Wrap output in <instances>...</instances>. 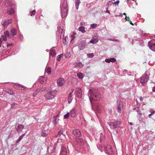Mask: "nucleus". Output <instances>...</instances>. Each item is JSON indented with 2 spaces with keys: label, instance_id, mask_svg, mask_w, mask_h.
<instances>
[{
  "label": "nucleus",
  "instance_id": "nucleus-1",
  "mask_svg": "<svg viewBox=\"0 0 155 155\" xmlns=\"http://www.w3.org/2000/svg\"><path fill=\"white\" fill-rule=\"evenodd\" d=\"M88 95L91 104H92L91 99L99 101L101 98L100 92L97 89L90 90L88 92Z\"/></svg>",
  "mask_w": 155,
  "mask_h": 155
},
{
  "label": "nucleus",
  "instance_id": "nucleus-2",
  "mask_svg": "<svg viewBox=\"0 0 155 155\" xmlns=\"http://www.w3.org/2000/svg\"><path fill=\"white\" fill-rule=\"evenodd\" d=\"M67 0H64L60 5L61 15L62 18H64L67 15L68 7Z\"/></svg>",
  "mask_w": 155,
  "mask_h": 155
},
{
  "label": "nucleus",
  "instance_id": "nucleus-3",
  "mask_svg": "<svg viewBox=\"0 0 155 155\" xmlns=\"http://www.w3.org/2000/svg\"><path fill=\"white\" fill-rule=\"evenodd\" d=\"M107 123L110 126L111 129L112 130H116L119 128L121 124V121L118 120L107 122Z\"/></svg>",
  "mask_w": 155,
  "mask_h": 155
},
{
  "label": "nucleus",
  "instance_id": "nucleus-4",
  "mask_svg": "<svg viewBox=\"0 0 155 155\" xmlns=\"http://www.w3.org/2000/svg\"><path fill=\"white\" fill-rule=\"evenodd\" d=\"M64 26L63 24L59 23L58 24L57 26V31L56 34L58 36H60L61 38L63 37L64 35Z\"/></svg>",
  "mask_w": 155,
  "mask_h": 155
},
{
  "label": "nucleus",
  "instance_id": "nucleus-5",
  "mask_svg": "<svg viewBox=\"0 0 155 155\" xmlns=\"http://www.w3.org/2000/svg\"><path fill=\"white\" fill-rule=\"evenodd\" d=\"M103 150L106 153H107L109 155H113L114 154L112 148L110 145H107L105 146L104 147L102 148V150H100L102 152Z\"/></svg>",
  "mask_w": 155,
  "mask_h": 155
},
{
  "label": "nucleus",
  "instance_id": "nucleus-6",
  "mask_svg": "<svg viewBox=\"0 0 155 155\" xmlns=\"http://www.w3.org/2000/svg\"><path fill=\"white\" fill-rule=\"evenodd\" d=\"M123 107V104L122 102H121L120 100H118L117 101V104L116 108L117 111L119 113H120L121 111V110Z\"/></svg>",
  "mask_w": 155,
  "mask_h": 155
},
{
  "label": "nucleus",
  "instance_id": "nucleus-7",
  "mask_svg": "<svg viewBox=\"0 0 155 155\" xmlns=\"http://www.w3.org/2000/svg\"><path fill=\"white\" fill-rule=\"evenodd\" d=\"M149 78L147 74H146L144 76L140 78V82L142 85L145 86V83L148 80Z\"/></svg>",
  "mask_w": 155,
  "mask_h": 155
},
{
  "label": "nucleus",
  "instance_id": "nucleus-8",
  "mask_svg": "<svg viewBox=\"0 0 155 155\" xmlns=\"http://www.w3.org/2000/svg\"><path fill=\"white\" fill-rule=\"evenodd\" d=\"M148 45L150 50L155 52V41H149Z\"/></svg>",
  "mask_w": 155,
  "mask_h": 155
},
{
  "label": "nucleus",
  "instance_id": "nucleus-9",
  "mask_svg": "<svg viewBox=\"0 0 155 155\" xmlns=\"http://www.w3.org/2000/svg\"><path fill=\"white\" fill-rule=\"evenodd\" d=\"M12 23V19L8 20L7 21H5L3 22H2V25L4 28L6 29L8 26L10 24Z\"/></svg>",
  "mask_w": 155,
  "mask_h": 155
},
{
  "label": "nucleus",
  "instance_id": "nucleus-10",
  "mask_svg": "<svg viewBox=\"0 0 155 155\" xmlns=\"http://www.w3.org/2000/svg\"><path fill=\"white\" fill-rule=\"evenodd\" d=\"M14 0H5V4L6 7L12 6L14 5Z\"/></svg>",
  "mask_w": 155,
  "mask_h": 155
},
{
  "label": "nucleus",
  "instance_id": "nucleus-11",
  "mask_svg": "<svg viewBox=\"0 0 155 155\" xmlns=\"http://www.w3.org/2000/svg\"><path fill=\"white\" fill-rule=\"evenodd\" d=\"M55 97V95L52 94L50 91L47 93L45 94L46 98L48 100H51L54 98Z\"/></svg>",
  "mask_w": 155,
  "mask_h": 155
},
{
  "label": "nucleus",
  "instance_id": "nucleus-12",
  "mask_svg": "<svg viewBox=\"0 0 155 155\" xmlns=\"http://www.w3.org/2000/svg\"><path fill=\"white\" fill-rule=\"evenodd\" d=\"M86 43L84 40H82L79 44L78 47L80 50H82L84 49Z\"/></svg>",
  "mask_w": 155,
  "mask_h": 155
},
{
  "label": "nucleus",
  "instance_id": "nucleus-13",
  "mask_svg": "<svg viewBox=\"0 0 155 155\" xmlns=\"http://www.w3.org/2000/svg\"><path fill=\"white\" fill-rule=\"evenodd\" d=\"M65 81L62 78H59L57 81V84L60 86H62L65 83Z\"/></svg>",
  "mask_w": 155,
  "mask_h": 155
},
{
  "label": "nucleus",
  "instance_id": "nucleus-14",
  "mask_svg": "<svg viewBox=\"0 0 155 155\" xmlns=\"http://www.w3.org/2000/svg\"><path fill=\"white\" fill-rule=\"evenodd\" d=\"M73 133L75 136L77 137H80L81 135V131L78 129L74 130Z\"/></svg>",
  "mask_w": 155,
  "mask_h": 155
},
{
  "label": "nucleus",
  "instance_id": "nucleus-15",
  "mask_svg": "<svg viewBox=\"0 0 155 155\" xmlns=\"http://www.w3.org/2000/svg\"><path fill=\"white\" fill-rule=\"evenodd\" d=\"M73 91H72L68 95V102L69 104H70L71 102L73 99Z\"/></svg>",
  "mask_w": 155,
  "mask_h": 155
},
{
  "label": "nucleus",
  "instance_id": "nucleus-16",
  "mask_svg": "<svg viewBox=\"0 0 155 155\" xmlns=\"http://www.w3.org/2000/svg\"><path fill=\"white\" fill-rule=\"evenodd\" d=\"M137 41V42H136V43H138L142 47H143L144 46V45L143 44V41L141 39H138L137 40H133V42H136V41Z\"/></svg>",
  "mask_w": 155,
  "mask_h": 155
},
{
  "label": "nucleus",
  "instance_id": "nucleus-17",
  "mask_svg": "<svg viewBox=\"0 0 155 155\" xmlns=\"http://www.w3.org/2000/svg\"><path fill=\"white\" fill-rule=\"evenodd\" d=\"M15 12V10L14 8H9L7 10V13L9 15H12Z\"/></svg>",
  "mask_w": 155,
  "mask_h": 155
},
{
  "label": "nucleus",
  "instance_id": "nucleus-18",
  "mask_svg": "<svg viewBox=\"0 0 155 155\" xmlns=\"http://www.w3.org/2000/svg\"><path fill=\"white\" fill-rule=\"evenodd\" d=\"M76 141L82 145H83L85 142V140L81 138L77 139Z\"/></svg>",
  "mask_w": 155,
  "mask_h": 155
},
{
  "label": "nucleus",
  "instance_id": "nucleus-19",
  "mask_svg": "<svg viewBox=\"0 0 155 155\" xmlns=\"http://www.w3.org/2000/svg\"><path fill=\"white\" fill-rule=\"evenodd\" d=\"M39 80L40 82L42 84L44 83L45 81L47 80V78L45 77H43L42 76L40 77L39 78Z\"/></svg>",
  "mask_w": 155,
  "mask_h": 155
},
{
  "label": "nucleus",
  "instance_id": "nucleus-20",
  "mask_svg": "<svg viewBox=\"0 0 155 155\" xmlns=\"http://www.w3.org/2000/svg\"><path fill=\"white\" fill-rule=\"evenodd\" d=\"M62 155H65L67 153V151L66 148L64 147H62L61 151Z\"/></svg>",
  "mask_w": 155,
  "mask_h": 155
},
{
  "label": "nucleus",
  "instance_id": "nucleus-21",
  "mask_svg": "<svg viewBox=\"0 0 155 155\" xmlns=\"http://www.w3.org/2000/svg\"><path fill=\"white\" fill-rule=\"evenodd\" d=\"M10 33L12 36L15 35L17 33L16 30L14 28H12L10 30Z\"/></svg>",
  "mask_w": 155,
  "mask_h": 155
},
{
  "label": "nucleus",
  "instance_id": "nucleus-22",
  "mask_svg": "<svg viewBox=\"0 0 155 155\" xmlns=\"http://www.w3.org/2000/svg\"><path fill=\"white\" fill-rule=\"evenodd\" d=\"M24 126L22 125L19 124L17 126V131L18 133H19L20 132L21 130L22 129Z\"/></svg>",
  "mask_w": 155,
  "mask_h": 155
},
{
  "label": "nucleus",
  "instance_id": "nucleus-23",
  "mask_svg": "<svg viewBox=\"0 0 155 155\" xmlns=\"http://www.w3.org/2000/svg\"><path fill=\"white\" fill-rule=\"evenodd\" d=\"M71 116L72 117H74L76 115L75 110L74 108L73 109L70 111Z\"/></svg>",
  "mask_w": 155,
  "mask_h": 155
},
{
  "label": "nucleus",
  "instance_id": "nucleus-24",
  "mask_svg": "<svg viewBox=\"0 0 155 155\" xmlns=\"http://www.w3.org/2000/svg\"><path fill=\"white\" fill-rule=\"evenodd\" d=\"M75 8L77 10L78 8L79 5L81 3V1L80 0H75Z\"/></svg>",
  "mask_w": 155,
  "mask_h": 155
},
{
  "label": "nucleus",
  "instance_id": "nucleus-25",
  "mask_svg": "<svg viewBox=\"0 0 155 155\" xmlns=\"http://www.w3.org/2000/svg\"><path fill=\"white\" fill-rule=\"evenodd\" d=\"M47 134V132L45 130H42L41 131V136L45 137H46Z\"/></svg>",
  "mask_w": 155,
  "mask_h": 155
},
{
  "label": "nucleus",
  "instance_id": "nucleus-26",
  "mask_svg": "<svg viewBox=\"0 0 155 155\" xmlns=\"http://www.w3.org/2000/svg\"><path fill=\"white\" fill-rule=\"evenodd\" d=\"M98 41V40L97 38H94L91 40L90 41V43L94 44L97 43Z\"/></svg>",
  "mask_w": 155,
  "mask_h": 155
},
{
  "label": "nucleus",
  "instance_id": "nucleus-27",
  "mask_svg": "<svg viewBox=\"0 0 155 155\" xmlns=\"http://www.w3.org/2000/svg\"><path fill=\"white\" fill-rule=\"evenodd\" d=\"M50 55L52 57L54 56L56 54V52L54 50L52 49L50 51V52L49 53Z\"/></svg>",
  "mask_w": 155,
  "mask_h": 155
},
{
  "label": "nucleus",
  "instance_id": "nucleus-28",
  "mask_svg": "<svg viewBox=\"0 0 155 155\" xmlns=\"http://www.w3.org/2000/svg\"><path fill=\"white\" fill-rule=\"evenodd\" d=\"M76 35V33L75 32H73L72 34H71L70 35L71 38V42L72 43V41L75 38V35Z\"/></svg>",
  "mask_w": 155,
  "mask_h": 155
},
{
  "label": "nucleus",
  "instance_id": "nucleus-29",
  "mask_svg": "<svg viewBox=\"0 0 155 155\" xmlns=\"http://www.w3.org/2000/svg\"><path fill=\"white\" fill-rule=\"evenodd\" d=\"M25 135V134H23L21 136H20L18 139L16 141V143H18L19 141H20L22 139L23 137Z\"/></svg>",
  "mask_w": 155,
  "mask_h": 155
},
{
  "label": "nucleus",
  "instance_id": "nucleus-30",
  "mask_svg": "<svg viewBox=\"0 0 155 155\" xmlns=\"http://www.w3.org/2000/svg\"><path fill=\"white\" fill-rule=\"evenodd\" d=\"M77 76L78 78L81 79H82L84 77L83 74L81 73H78L77 74Z\"/></svg>",
  "mask_w": 155,
  "mask_h": 155
},
{
  "label": "nucleus",
  "instance_id": "nucleus-31",
  "mask_svg": "<svg viewBox=\"0 0 155 155\" xmlns=\"http://www.w3.org/2000/svg\"><path fill=\"white\" fill-rule=\"evenodd\" d=\"M63 129H61L59 131L58 133V134L56 136H55L57 137L58 136H60L61 134H63Z\"/></svg>",
  "mask_w": 155,
  "mask_h": 155
},
{
  "label": "nucleus",
  "instance_id": "nucleus-32",
  "mask_svg": "<svg viewBox=\"0 0 155 155\" xmlns=\"http://www.w3.org/2000/svg\"><path fill=\"white\" fill-rule=\"evenodd\" d=\"M78 29L79 31H81L82 33H84L85 32L84 28L83 27L81 26Z\"/></svg>",
  "mask_w": 155,
  "mask_h": 155
},
{
  "label": "nucleus",
  "instance_id": "nucleus-33",
  "mask_svg": "<svg viewBox=\"0 0 155 155\" xmlns=\"http://www.w3.org/2000/svg\"><path fill=\"white\" fill-rule=\"evenodd\" d=\"M62 54H61L58 56L57 57V60L58 61H60L61 60V58L62 57Z\"/></svg>",
  "mask_w": 155,
  "mask_h": 155
},
{
  "label": "nucleus",
  "instance_id": "nucleus-34",
  "mask_svg": "<svg viewBox=\"0 0 155 155\" xmlns=\"http://www.w3.org/2000/svg\"><path fill=\"white\" fill-rule=\"evenodd\" d=\"M40 91V90H39V89H37L35 92L33 93V95L34 97H35L36 96L37 94L39 92V91Z\"/></svg>",
  "mask_w": 155,
  "mask_h": 155
},
{
  "label": "nucleus",
  "instance_id": "nucleus-35",
  "mask_svg": "<svg viewBox=\"0 0 155 155\" xmlns=\"http://www.w3.org/2000/svg\"><path fill=\"white\" fill-rule=\"evenodd\" d=\"M76 64L77 66L79 68H81L84 66L83 64L81 62H78Z\"/></svg>",
  "mask_w": 155,
  "mask_h": 155
},
{
  "label": "nucleus",
  "instance_id": "nucleus-36",
  "mask_svg": "<svg viewBox=\"0 0 155 155\" xmlns=\"http://www.w3.org/2000/svg\"><path fill=\"white\" fill-rule=\"evenodd\" d=\"M18 88H17V87L18 86V85H15V88L18 89L19 90H23V89H22V88H24V87H25V86H22V87H21V86L20 85H18Z\"/></svg>",
  "mask_w": 155,
  "mask_h": 155
},
{
  "label": "nucleus",
  "instance_id": "nucleus-37",
  "mask_svg": "<svg viewBox=\"0 0 155 155\" xmlns=\"http://www.w3.org/2000/svg\"><path fill=\"white\" fill-rule=\"evenodd\" d=\"M46 72L48 74H50L51 73V69L50 67H48L46 70Z\"/></svg>",
  "mask_w": 155,
  "mask_h": 155
},
{
  "label": "nucleus",
  "instance_id": "nucleus-38",
  "mask_svg": "<svg viewBox=\"0 0 155 155\" xmlns=\"http://www.w3.org/2000/svg\"><path fill=\"white\" fill-rule=\"evenodd\" d=\"M52 123L54 124V125H55L56 124V117H53V120L52 121Z\"/></svg>",
  "mask_w": 155,
  "mask_h": 155
},
{
  "label": "nucleus",
  "instance_id": "nucleus-39",
  "mask_svg": "<svg viewBox=\"0 0 155 155\" xmlns=\"http://www.w3.org/2000/svg\"><path fill=\"white\" fill-rule=\"evenodd\" d=\"M70 113L69 112L67 113L64 116V118L65 119H67L69 117Z\"/></svg>",
  "mask_w": 155,
  "mask_h": 155
},
{
  "label": "nucleus",
  "instance_id": "nucleus-40",
  "mask_svg": "<svg viewBox=\"0 0 155 155\" xmlns=\"http://www.w3.org/2000/svg\"><path fill=\"white\" fill-rule=\"evenodd\" d=\"M5 35L6 36L8 37L9 36V33L8 31H5L4 32Z\"/></svg>",
  "mask_w": 155,
  "mask_h": 155
},
{
  "label": "nucleus",
  "instance_id": "nucleus-41",
  "mask_svg": "<svg viewBox=\"0 0 155 155\" xmlns=\"http://www.w3.org/2000/svg\"><path fill=\"white\" fill-rule=\"evenodd\" d=\"M65 56L66 58H69L71 56V54L70 52H67L65 54Z\"/></svg>",
  "mask_w": 155,
  "mask_h": 155
},
{
  "label": "nucleus",
  "instance_id": "nucleus-42",
  "mask_svg": "<svg viewBox=\"0 0 155 155\" xmlns=\"http://www.w3.org/2000/svg\"><path fill=\"white\" fill-rule=\"evenodd\" d=\"M110 62H112V63H114L116 61V59L114 58H110Z\"/></svg>",
  "mask_w": 155,
  "mask_h": 155
},
{
  "label": "nucleus",
  "instance_id": "nucleus-43",
  "mask_svg": "<svg viewBox=\"0 0 155 155\" xmlns=\"http://www.w3.org/2000/svg\"><path fill=\"white\" fill-rule=\"evenodd\" d=\"M88 57L92 58L93 57L94 55L93 53H89L87 54Z\"/></svg>",
  "mask_w": 155,
  "mask_h": 155
},
{
  "label": "nucleus",
  "instance_id": "nucleus-44",
  "mask_svg": "<svg viewBox=\"0 0 155 155\" xmlns=\"http://www.w3.org/2000/svg\"><path fill=\"white\" fill-rule=\"evenodd\" d=\"M97 26L96 24H93L91 25V27L92 29L95 28H96Z\"/></svg>",
  "mask_w": 155,
  "mask_h": 155
},
{
  "label": "nucleus",
  "instance_id": "nucleus-45",
  "mask_svg": "<svg viewBox=\"0 0 155 155\" xmlns=\"http://www.w3.org/2000/svg\"><path fill=\"white\" fill-rule=\"evenodd\" d=\"M1 37L2 40L4 41H6L7 40L6 36L5 35H2Z\"/></svg>",
  "mask_w": 155,
  "mask_h": 155
},
{
  "label": "nucleus",
  "instance_id": "nucleus-46",
  "mask_svg": "<svg viewBox=\"0 0 155 155\" xmlns=\"http://www.w3.org/2000/svg\"><path fill=\"white\" fill-rule=\"evenodd\" d=\"M35 13V10H34L32 11H31L30 12V15L31 16L34 15Z\"/></svg>",
  "mask_w": 155,
  "mask_h": 155
},
{
  "label": "nucleus",
  "instance_id": "nucleus-47",
  "mask_svg": "<svg viewBox=\"0 0 155 155\" xmlns=\"http://www.w3.org/2000/svg\"><path fill=\"white\" fill-rule=\"evenodd\" d=\"M46 89L45 87H43L40 89H39L40 91H39V92L42 93V92L45 91Z\"/></svg>",
  "mask_w": 155,
  "mask_h": 155
},
{
  "label": "nucleus",
  "instance_id": "nucleus-48",
  "mask_svg": "<svg viewBox=\"0 0 155 155\" xmlns=\"http://www.w3.org/2000/svg\"><path fill=\"white\" fill-rule=\"evenodd\" d=\"M143 118H142L141 116H140L139 118H138V120H139V121L140 123H142V122L145 123L144 122H143Z\"/></svg>",
  "mask_w": 155,
  "mask_h": 155
},
{
  "label": "nucleus",
  "instance_id": "nucleus-49",
  "mask_svg": "<svg viewBox=\"0 0 155 155\" xmlns=\"http://www.w3.org/2000/svg\"><path fill=\"white\" fill-rule=\"evenodd\" d=\"M109 40L110 41H117L118 42H119L120 41L119 40L117 39H114L112 38H110L109 39Z\"/></svg>",
  "mask_w": 155,
  "mask_h": 155
},
{
  "label": "nucleus",
  "instance_id": "nucleus-50",
  "mask_svg": "<svg viewBox=\"0 0 155 155\" xmlns=\"http://www.w3.org/2000/svg\"><path fill=\"white\" fill-rule=\"evenodd\" d=\"M120 2H119V0H117V1L116 2H112V3L114 4H115V5H118V4Z\"/></svg>",
  "mask_w": 155,
  "mask_h": 155
},
{
  "label": "nucleus",
  "instance_id": "nucleus-51",
  "mask_svg": "<svg viewBox=\"0 0 155 155\" xmlns=\"http://www.w3.org/2000/svg\"><path fill=\"white\" fill-rule=\"evenodd\" d=\"M66 37H65L64 39H63V43L64 45H66L67 44L66 40Z\"/></svg>",
  "mask_w": 155,
  "mask_h": 155
},
{
  "label": "nucleus",
  "instance_id": "nucleus-52",
  "mask_svg": "<svg viewBox=\"0 0 155 155\" xmlns=\"http://www.w3.org/2000/svg\"><path fill=\"white\" fill-rule=\"evenodd\" d=\"M57 91L56 90H54L52 91H50V92H51L52 94H53L54 95H55V93L57 92Z\"/></svg>",
  "mask_w": 155,
  "mask_h": 155
},
{
  "label": "nucleus",
  "instance_id": "nucleus-53",
  "mask_svg": "<svg viewBox=\"0 0 155 155\" xmlns=\"http://www.w3.org/2000/svg\"><path fill=\"white\" fill-rule=\"evenodd\" d=\"M105 61L107 63H110V59H107L106 58L105 59Z\"/></svg>",
  "mask_w": 155,
  "mask_h": 155
},
{
  "label": "nucleus",
  "instance_id": "nucleus-54",
  "mask_svg": "<svg viewBox=\"0 0 155 155\" xmlns=\"http://www.w3.org/2000/svg\"><path fill=\"white\" fill-rule=\"evenodd\" d=\"M19 38L21 40L23 39V36L21 34H20L19 35Z\"/></svg>",
  "mask_w": 155,
  "mask_h": 155
},
{
  "label": "nucleus",
  "instance_id": "nucleus-55",
  "mask_svg": "<svg viewBox=\"0 0 155 155\" xmlns=\"http://www.w3.org/2000/svg\"><path fill=\"white\" fill-rule=\"evenodd\" d=\"M125 19L126 20V21H128L130 20L129 18L128 17H127V16H126L125 17Z\"/></svg>",
  "mask_w": 155,
  "mask_h": 155
},
{
  "label": "nucleus",
  "instance_id": "nucleus-56",
  "mask_svg": "<svg viewBox=\"0 0 155 155\" xmlns=\"http://www.w3.org/2000/svg\"><path fill=\"white\" fill-rule=\"evenodd\" d=\"M138 114H140V115H141V113L140 112V110H137V111Z\"/></svg>",
  "mask_w": 155,
  "mask_h": 155
},
{
  "label": "nucleus",
  "instance_id": "nucleus-57",
  "mask_svg": "<svg viewBox=\"0 0 155 155\" xmlns=\"http://www.w3.org/2000/svg\"><path fill=\"white\" fill-rule=\"evenodd\" d=\"M8 93L10 94H12L13 93V92L11 90H9L8 92Z\"/></svg>",
  "mask_w": 155,
  "mask_h": 155
},
{
  "label": "nucleus",
  "instance_id": "nucleus-58",
  "mask_svg": "<svg viewBox=\"0 0 155 155\" xmlns=\"http://www.w3.org/2000/svg\"><path fill=\"white\" fill-rule=\"evenodd\" d=\"M12 45V43H8L7 44V46L8 47L9 46Z\"/></svg>",
  "mask_w": 155,
  "mask_h": 155
},
{
  "label": "nucleus",
  "instance_id": "nucleus-59",
  "mask_svg": "<svg viewBox=\"0 0 155 155\" xmlns=\"http://www.w3.org/2000/svg\"><path fill=\"white\" fill-rule=\"evenodd\" d=\"M155 113V110H153L152 111L151 113V114L152 115L154 114Z\"/></svg>",
  "mask_w": 155,
  "mask_h": 155
},
{
  "label": "nucleus",
  "instance_id": "nucleus-60",
  "mask_svg": "<svg viewBox=\"0 0 155 155\" xmlns=\"http://www.w3.org/2000/svg\"><path fill=\"white\" fill-rule=\"evenodd\" d=\"M129 23H130L132 25H134V24L131 21H130H130H129Z\"/></svg>",
  "mask_w": 155,
  "mask_h": 155
},
{
  "label": "nucleus",
  "instance_id": "nucleus-61",
  "mask_svg": "<svg viewBox=\"0 0 155 155\" xmlns=\"http://www.w3.org/2000/svg\"><path fill=\"white\" fill-rule=\"evenodd\" d=\"M143 98L142 97H140V100L141 101H143Z\"/></svg>",
  "mask_w": 155,
  "mask_h": 155
},
{
  "label": "nucleus",
  "instance_id": "nucleus-62",
  "mask_svg": "<svg viewBox=\"0 0 155 155\" xmlns=\"http://www.w3.org/2000/svg\"><path fill=\"white\" fill-rule=\"evenodd\" d=\"M153 91L154 92H155V86L153 87Z\"/></svg>",
  "mask_w": 155,
  "mask_h": 155
},
{
  "label": "nucleus",
  "instance_id": "nucleus-63",
  "mask_svg": "<svg viewBox=\"0 0 155 155\" xmlns=\"http://www.w3.org/2000/svg\"><path fill=\"white\" fill-rule=\"evenodd\" d=\"M122 15H123V14H122V13H120L118 16H120L122 17Z\"/></svg>",
  "mask_w": 155,
  "mask_h": 155
},
{
  "label": "nucleus",
  "instance_id": "nucleus-64",
  "mask_svg": "<svg viewBox=\"0 0 155 155\" xmlns=\"http://www.w3.org/2000/svg\"><path fill=\"white\" fill-rule=\"evenodd\" d=\"M110 1H109L108 2H107V5L108 6L109 5V3L110 2Z\"/></svg>",
  "mask_w": 155,
  "mask_h": 155
}]
</instances>
